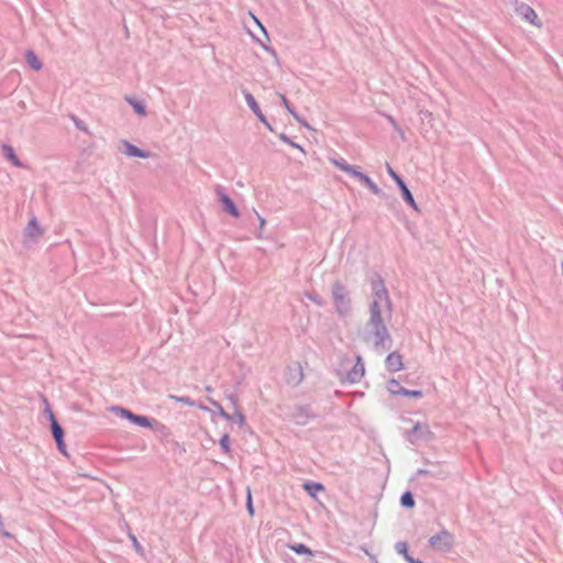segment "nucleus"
I'll return each instance as SVG.
<instances>
[{"instance_id":"nucleus-24","label":"nucleus","mask_w":563,"mask_h":563,"mask_svg":"<svg viewBox=\"0 0 563 563\" xmlns=\"http://www.w3.org/2000/svg\"><path fill=\"white\" fill-rule=\"evenodd\" d=\"M209 402L211 404V406L214 407L217 413L222 417L223 419H225L227 421H231L233 419L232 415H230L229 412H227L223 407L221 406L220 402L213 400V399H209Z\"/></svg>"},{"instance_id":"nucleus-10","label":"nucleus","mask_w":563,"mask_h":563,"mask_svg":"<svg viewBox=\"0 0 563 563\" xmlns=\"http://www.w3.org/2000/svg\"><path fill=\"white\" fill-rule=\"evenodd\" d=\"M364 373H365L364 363L362 361V357L358 355V356H356V362L353 365V367L347 371L345 380L351 384L358 383L362 379V377L364 376Z\"/></svg>"},{"instance_id":"nucleus-14","label":"nucleus","mask_w":563,"mask_h":563,"mask_svg":"<svg viewBox=\"0 0 563 563\" xmlns=\"http://www.w3.org/2000/svg\"><path fill=\"white\" fill-rule=\"evenodd\" d=\"M303 379V372L299 364L295 366H289L287 371V383L294 386L301 383Z\"/></svg>"},{"instance_id":"nucleus-46","label":"nucleus","mask_w":563,"mask_h":563,"mask_svg":"<svg viewBox=\"0 0 563 563\" xmlns=\"http://www.w3.org/2000/svg\"><path fill=\"white\" fill-rule=\"evenodd\" d=\"M247 509L251 514H253V506H252V501H251V494H249V498H247Z\"/></svg>"},{"instance_id":"nucleus-49","label":"nucleus","mask_w":563,"mask_h":563,"mask_svg":"<svg viewBox=\"0 0 563 563\" xmlns=\"http://www.w3.org/2000/svg\"><path fill=\"white\" fill-rule=\"evenodd\" d=\"M388 119H389L390 123H391L394 126H396V121L394 120V118H393V117H388Z\"/></svg>"},{"instance_id":"nucleus-47","label":"nucleus","mask_w":563,"mask_h":563,"mask_svg":"<svg viewBox=\"0 0 563 563\" xmlns=\"http://www.w3.org/2000/svg\"><path fill=\"white\" fill-rule=\"evenodd\" d=\"M131 539H132V541H133V543H134V547H135L137 550H139V549H141V545H140V543H139L137 539H136L134 536H131Z\"/></svg>"},{"instance_id":"nucleus-40","label":"nucleus","mask_w":563,"mask_h":563,"mask_svg":"<svg viewBox=\"0 0 563 563\" xmlns=\"http://www.w3.org/2000/svg\"><path fill=\"white\" fill-rule=\"evenodd\" d=\"M228 399L232 404L233 409H239V398L235 394H231L228 396Z\"/></svg>"},{"instance_id":"nucleus-6","label":"nucleus","mask_w":563,"mask_h":563,"mask_svg":"<svg viewBox=\"0 0 563 563\" xmlns=\"http://www.w3.org/2000/svg\"><path fill=\"white\" fill-rule=\"evenodd\" d=\"M214 192L218 197L219 202L222 205L223 211L234 218H239L240 210L236 207L235 202L227 194L225 188L221 185H217L214 187Z\"/></svg>"},{"instance_id":"nucleus-27","label":"nucleus","mask_w":563,"mask_h":563,"mask_svg":"<svg viewBox=\"0 0 563 563\" xmlns=\"http://www.w3.org/2000/svg\"><path fill=\"white\" fill-rule=\"evenodd\" d=\"M219 444H220V448L221 450L223 451L224 454L227 455H231L232 453V450H231V446H230V437L228 433H224L220 441H219Z\"/></svg>"},{"instance_id":"nucleus-3","label":"nucleus","mask_w":563,"mask_h":563,"mask_svg":"<svg viewBox=\"0 0 563 563\" xmlns=\"http://www.w3.org/2000/svg\"><path fill=\"white\" fill-rule=\"evenodd\" d=\"M110 410H111V412L115 413L118 417L124 418V419L129 420L130 422H132L139 427H142V428H150V429H154L155 427L165 428V426L159 423L156 419H153V418H150L146 416L135 415L131 410L125 409L120 406H112Z\"/></svg>"},{"instance_id":"nucleus-42","label":"nucleus","mask_w":563,"mask_h":563,"mask_svg":"<svg viewBox=\"0 0 563 563\" xmlns=\"http://www.w3.org/2000/svg\"><path fill=\"white\" fill-rule=\"evenodd\" d=\"M257 119L269 130V131H274L271 123L267 121L266 117L264 115V113H262L260 117H257Z\"/></svg>"},{"instance_id":"nucleus-7","label":"nucleus","mask_w":563,"mask_h":563,"mask_svg":"<svg viewBox=\"0 0 563 563\" xmlns=\"http://www.w3.org/2000/svg\"><path fill=\"white\" fill-rule=\"evenodd\" d=\"M405 437L410 443L415 444L420 440H430L432 432L427 423L417 422L405 432Z\"/></svg>"},{"instance_id":"nucleus-38","label":"nucleus","mask_w":563,"mask_h":563,"mask_svg":"<svg viewBox=\"0 0 563 563\" xmlns=\"http://www.w3.org/2000/svg\"><path fill=\"white\" fill-rule=\"evenodd\" d=\"M279 140L283 141L284 143L291 145L292 147L300 148V146L298 144H296L295 142H292L285 133L279 134Z\"/></svg>"},{"instance_id":"nucleus-19","label":"nucleus","mask_w":563,"mask_h":563,"mask_svg":"<svg viewBox=\"0 0 563 563\" xmlns=\"http://www.w3.org/2000/svg\"><path fill=\"white\" fill-rule=\"evenodd\" d=\"M124 100L133 108V110L141 117L146 115V108L143 101L137 100L132 96H125Z\"/></svg>"},{"instance_id":"nucleus-45","label":"nucleus","mask_w":563,"mask_h":563,"mask_svg":"<svg viewBox=\"0 0 563 563\" xmlns=\"http://www.w3.org/2000/svg\"><path fill=\"white\" fill-rule=\"evenodd\" d=\"M279 98H280V101H282V104L286 108V109H289V106L290 102L288 101V99L286 98V96L284 93H278Z\"/></svg>"},{"instance_id":"nucleus-36","label":"nucleus","mask_w":563,"mask_h":563,"mask_svg":"<svg viewBox=\"0 0 563 563\" xmlns=\"http://www.w3.org/2000/svg\"><path fill=\"white\" fill-rule=\"evenodd\" d=\"M44 402H45V405H46V408H45L44 412H45V415L47 416V418H48L49 422H53V420H56V418H55V416H54V412H53V410L51 409V407H49V404H48L47 399H44Z\"/></svg>"},{"instance_id":"nucleus-30","label":"nucleus","mask_w":563,"mask_h":563,"mask_svg":"<svg viewBox=\"0 0 563 563\" xmlns=\"http://www.w3.org/2000/svg\"><path fill=\"white\" fill-rule=\"evenodd\" d=\"M232 417H233V419L231 421L236 422L239 424V427L242 428L246 424L245 415L240 409H235Z\"/></svg>"},{"instance_id":"nucleus-13","label":"nucleus","mask_w":563,"mask_h":563,"mask_svg":"<svg viewBox=\"0 0 563 563\" xmlns=\"http://www.w3.org/2000/svg\"><path fill=\"white\" fill-rule=\"evenodd\" d=\"M385 366L391 373L401 371L404 368L401 354L396 351L389 353L385 360Z\"/></svg>"},{"instance_id":"nucleus-8","label":"nucleus","mask_w":563,"mask_h":563,"mask_svg":"<svg viewBox=\"0 0 563 563\" xmlns=\"http://www.w3.org/2000/svg\"><path fill=\"white\" fill-rule=\"evenodd\" d=\"M514 4H515V12L519 16H521L522 19H525L527 22L531 23L534 26H538V27L542 26V23L540 22L538 14L533 10V8H531L527 3L518 1V0H516Z\"/></svg>"},{"instance_id":"nucleus-29","label":"nucleus","mask_w":563,"mask_h":563,"mask_svg":"<svg viewBox=\"0 0 563 563\" xmlns=\"http://www.w3.org/2000/svg\"><path fill=\"white\" fill-rule=\"evenodd\" d=\"M363 185L369 189V191L374 195H377V196H380L383 192H382V189L369 178L367 177L366 179H364V183Z\"/></svg>"},{"instance_id":"nucleus-35","label":"nucleus","mask_w":563,"mask_h":563,"mask_svg":"<svg viewBox=\"0 0 563 563\" xmlns=\"http://www.w3.org/2000/svg\"><path fill=\"white\" fill-rule=\"evenodd\" d=\"M386 170L396 184L402 179L388 163H386Z\"/></svg>"},{"instance_id":"nucleus-16","label":"nucleus","mask_w":563,"mask_h":563,"mask_svg":"<svg viewBox=\"0 0 563 563\" xmlns=\"http://www.w3.org/2000/svg\"><path fill=\"white\" fill-rule=\"evenodd\" d=\"M124 144V154L126 156H130V157H140V158H147L150 157V152H146V151H143L141 148H139L136 145L128 142V141H124L123 142Z\"/></svg>"},{"instance_id":"nucleus-2","label":"nucleus","mask_w":563,"mask_h":563,"mask_svg":"<svg viewBox=\"0 0 563 563\" xmlns=\"http://www.w3.org/2000/svg\"><path fill=\"white\" fill-rule=\"evenodd\" d=\"M331 292L336 313L341 317L347 316L351 312L352 305L346 287L341 282H334Z\"/></svg>"},{"instance_id":"nucleus-5","label":"nucleus","mask_w":563,"mask_h":563,"mask_svg":"<svg viewBox=\"0 0 563 563\" xmlns=\"http://www.w3.org/2000/svg\"><path fill=\"white\" fill-rule=\"evenodd\" d=\"M429 544L435 550L448 552L454 544V536L446 529H442L429 539Z\"/></svg>"},{"instance_id":"nucleus-48","label":"nucleus","mask_w":563,"mask_h":563,"mask_svg":"<svg viewBox=\"0 0 563 563\" xmlns=\"http://www.w3.org/2000/svg\"><path fill=\"white\" fill-rule=\"evenodd\" d=\"M418 474H419V475H428V474H429V471H428V470H419V471H418Z\"/></svg>"},{"instance_id":"nucleus-26","label":"nucleus","mask_w":563,"mask_h":563,"mask_svg":"<svg viewBox=\"0 0 563 563\" xmlns=\"http://www.w3.org/2000/svg\"><path fill=\"white\" fill-rule=\"evenodd\" d=\"M400 504L405 508H412L415 506V498L410 492H405L400 497Z\"/></svg>"},{"instance_id":"nucleus-32","label":"nucleus","mask_w":563,"mask_h":563,"mask_svg":"<svg viewBox=\"0 0 563 563\" xmlns=\"http://www.w3.org/2000/svg\"><path fill=\"white\" fill-rule=\"evenodd\" d=\"M290 549L297 554L312 555V551L303 543H298V544L291 545Z\"/></svg>"},{"instance_id":"nucleus-11","label":"nucleus","mask_w":563,"mask_h":563,"mask_svg":"<svg viewBox=\"0 0 563 563\" xmlns=\"http://www.w3.org/2000/svg\"><path fill=\"white\" fill-rule=\"evenodd\" d=\"M388 390L395 395H402V396L413 397V398H420L423 395L421 390L406 389L405 387L400 386V384L396 379L389 380Z\"/></svg>"},{"instance_id":"nucleus-41","label":"nucleus","mask_w":563,"mask_h":563,"mask_svg":"<svg viewBox=\"0 0 563 563\" xmlns=\"http://www.w3.org/2000/svg\"><path fill=\"white\" fill-rule=\"evenodd\" d=\"M56 445L60 453H63L64 455H67L66 444L64 442V439H62L60 441H56Z\"/></svg>"},{"instance_id":"nucleus-23","label":"nucleus","mask_w":563,"mask_h":563,"mask_svg":"<svg viewBox=\"0 0 563 563\" xmlns=\"http://www.w3.org/2000/svg\"><path fill=\"white\" fill-rule=\"evenodd\" d=\"M303 488L310 495V496H316V494L318 492H321L324 489L323 485L320 484V483H316V482H306L303 484Z\"/></svg>"},{"instance_id":"nucleus-51","label":"nucleus","mask_w":563,"mask_h":563,"mask_svg":"<svg viewBox=\"0 0 563 563\" xmlns=\"http://www.w3.org/2000/svg\"><path fill=\"white\" fill-rule=\"evenodd\" d=\"M375 563H377V562H375Z\"/></svg>"},{"instance_id":"nucleus-12","label":"nucleus","mask_w":563,"mask_h":563,"mask_svg":"<svg viewBox=\"0 0 563 563\" xmlns=\"http://www.w3.org/2000/svg\"><path fill=\"white\" fill-rule=\"evenodd\" d=\"M0 146L2 151V156L5 161L10 162L13 166L18 168H26V165L20 161V158L14 152V148L10 144L1 143Z\"/></svg>"},{"instance_id":"nucleus-31","label":"nucleus","mask_w":563,"mask_h":563,"mask_svg":"<svg viewBox=\"0 0 563 563\" xmlns=\"http://www.w3.org/2000/svg\"><path fill=\"white\" fill-rule=\"evenodd\" d=\"M349 175L357 179L362 184L364 183V179L368 177L366 174L362 173L357 166H353L352 169L349 172Z\"/></svg>"},{"instance_id":"nucleus-43","label":"nucleus","mask_w":563,"mask_h":563,"mask_svg":"<svg viewBox=\"0 0 563 563\" xmlns=\"http://www.w3.org/2000/svg\"><path fill=\"white\" fill-rule=\"evenodd\" d=\"M257 119L269 130V131H274L271 123L267 121L266 117L264 115V113H262L260 117H257Z\"/></svg>"},{"instance_id":"nucleus-20","label":"nucleus","mask_w":563,"mask_h":563,"mask_svg":"<svg viewBox=\"0 0 563 563\" xmlns=\"http://www.w3.org/2000/svg\"><path fill=\"white\" fill-rule=\"evenodd\" d=\"M243 95H244V98H245V101H246L249 108L256 115V118L260 117L263 112H262L257 101L255 100L254 96L247 90H244Z\"/></svg>"},{"instance_id":"nucleus-18","label":"nucleus","mask_w":563,"mask_h":563,"mask_svg":"<svg viewBox=\"0 0 563 563\" xmlns=\"http://www.w3.org/2000/svg\"><path fill=\"white\" fill-rule=\"evenodd\" d=\"M395 549H396L398 554L404 556L406 562H408V563H423L421 560L415 559V558H412L410 555V553H408V545H407L406 542H404V541L397 542L396 545H395Z\"/></svg>"},{"instance_id":"nucleus-44","label":"nucleus","mask_w":563,"mask_h":563,"mask_svg":"<svg viewBox=\"0 0 563 563\" xmlns=\"http://www.w3.org/2000/svg\"><path fill=\"white\" fill-rule=\"evenodd\" d=\"M257 119L269 130V131H274L271 123L267 121L266 117L264 115V113H262L260 117H257Z\"/></svg>"},{"instance_id":"nucleus-28","label":"nucleus","mask_w":563,"mask_h":563,"mask_svg":"<svg viewBox=\"0 0 563 563\" xmlns=\"http://www.w3.org/2000/svg\"><path fill=\"white\" fill-rule=\"evenodd\" d=\"M70 119H71V121L74 122L75 126H76L79 131H81V132H84V133H86V134H90V131H89L88 125H87L82 120H80L79 118H77L75 114H71V115H70Z\"/></svg>"},{"instance_id":"nucleus-22","label":"nucleus","mask_w":563,"mask_h":563,"mask_svg":"<svg viewBox=\"0 0 563 563\" xmlns=\"http://www.w3.org/2000/svg\"><path fill=\"white\" fill-rule=\"evenodd\" d=\"M51 430H52V435H53L55 442L64 439V434H65L64 429L57 422V420H53V422H51Z\"/></svg>"},{"instance_id":"nucleus-50","label":"nucleus","mask_w":563,"mask_h":563,"mask_svg":"<svg viewBox=\"0 0 563 563\" xmlns=\"http://www.w3.org/2000/svg\"><path fill=\"white\" fill-rule=\"evenodd\" d=\"M258 219H260L261 227H263L265 224V219L262 217H258Z\"/></svg>"},{"instance_id":"nucleus-4","label":"nucleus","mask_w":563,"mask_h":563,"mask_svg":"<svg viewBox=\"0 0 563 563\" xmlns=\"http://www.w3.org/2000/svg\"><path fill=\"white\" fill-rule=\"evenodd\" d=\"M372 303H377L378 307L386 308L389 312L391 311V301L386 289L384 280L378 276L372 282Z\"/></svg>"},{"instance_id":"nucleus-34","label":"nucleus","mask_w":563,"mask_h":563,"mask_svg":"<svg viewBox=\"0 0 563 563\" xmlns=\"http://www.w3.org/2000/svg\"><path fill=\"white\" fill-rule=\"evenodd\" d=\"M306 296H307L308 299L313 301L316 305H318L320 307L323 306V300H322V298L318 294L308 292V294H306Z\"/></svg>"},{"instance_id":"nucleus-33","label":"nucleus","mask_w":563,"mask_h":563,"mask_svg":"<svg viewBox=\"0 0 563 563\" xmlns=\"http://www.w3.org/2000/svg\"><path fill=\"white\" fill-rule=\"evenodd\" d=\"M292 117L294 119L299 122L301 125L306 126V128H309V124L307 123V121L305 119H302L294 109L292 106H289V109H286Z\"/></svg>"},{"instance_id":"nucleus-37","label":"nucleus","mask_w":563,"mask_h":563,"mask_svg":"<svg viewBox=\"0 0 563 563\" xmlns=\"http://www.w3.org/2000/svg\"><path fill=\"white\" fill-rule=\"evenodd\" d=\"M0 537L12 539L13 534L3 529L2 516L0 515Z\"/></svg>"},{"instance_id":"nucleus-9","label":"nucleus","mask_w":563,"mask_h":563,"mask_svg":"<svg viewBox=\"0 0 563 563\" xmlns=\"http://www.w3.org/2000/svg\"><path fill=\"white\" fill-rule=\"evenodd\" d=\"M316 417L309 406H297L291 412V420L298 426H305L310 419Z\"/></svg>"},{"instance_id":"nucleus-1","label":"nucleus","mask_w":563,"mask_h":563,"mask_svg":"<svg viewBox=\"0 0 563 563\" xmlns=\"http://www.w3.org/2000/svg\"><path fill=\"white\" fill-rule=\"evenodd\" d=\"M383 309L377 303L369 305V319L363 335V340L372 343L376 351H388L393 345V339L382 316Z\"/></svg>"},{"instance_id":"nucleus-25","label":"nucleus","mask_w":563,"mask_h":563,"mask_svg":"<svg viewBox=\"0 0 563 563\" xmlns=\"http://www.w3.org/2000/svg\"><path fill=\"white\" fill-rule=\"evenodd\" d=\"M331 163L341 169L342 172L349 174L354 165H350L344 158H332Z\"/></svg>"},{"instance_id":"nucleus-17","label":"nucleus","mask_w":563,"mask_h":563,"mask_svg":"<svg viewBox=\"0 0 563 563\" xmlns=\"http://www.w3.org/2000/svg\"><path fill=\"white\" fill-rule=\"evenodd\" d=\"M43 234V230L41 229L35 217L30 219L27 227L25 228V236L31 239H37Z\"/></svg>"},{"instance_id":"nucleus-39","label":"nucleus","mask_w":563,"mask_h":563,"mask_svg":"<svg viewBox=\"0 0 563 563\" xmlns=\"http://www.w3.org/2000/svg\"><path fill=\"white\" fill-rule=\"evenodd\" d=\"M172 398H174L176 401L183 402V404L188 405V406H192L194 405V401L189 397H187V396H181V397L173 396Z\"/></svg>"},{"instance_id":"nucleus-21","label":"nucleus","mask_w":563,"mask_h":563,"mask_svg":"<svg viewBox=\"0 0 563 563\" xmlns=\"http://www.w3.org/2000/svg\"><path fill=\"white\" fill-rule=\"evenodd\" d=\"M25 60L27 65L34 70H40L43 67L42 62L38 59L36 54L31 49L26 51Z\"/></svg>"},{"instance_id":"nucleus-15","label":"nucleus","mask_w":563,"mask_h":563,"mask_svg":"<svg viewBox=\"0 0 563 563\" xmlns=\"http://www.w3.org/2000/svg\"><path fill=\"white\" fill-rule=\"evenodd\" d=\"M397 186L401 192V197L405 200V202L407 205H409L413 210L419 211V208L415 201V198H413L411 191L409 190V188L407 187L406 183L404 181V179L398 181Z\"/></svg>"}]
</instances>
